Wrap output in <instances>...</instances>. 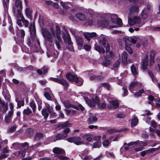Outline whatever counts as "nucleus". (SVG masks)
I'll return each instance as SVG.
<instances>
[{"label": "nucleus", "instance_id": "obj_50", "mask_svg": "<svg viewBox=\"0 0 160 160\" xmlns=\"http://www.w3.org/2000/svg\"><path fill=\"white\" fill-rule=\"evenodd\" d=\"M144 92V90L143 89H142L139 90V91L136 93L134 94V96L136 97H138L141 96V94L143 93Z\"/></svg>", "mask_w": 160, "mask_h": 160}, {"label": "nucleus", "instance_id": "obj_19", "mask_svg": "<svg viewBox=\"0 0 160 160\" xmlns=\"http://www.w3.org/2000/svg\"><path fill=\"white\" fill-rule=\"evenodd\" d=\"M83 35L85 38L88 41H89L90 40L91 38H92L96 36L97 34L95 32H84L83 33Z\"/></svg>", "mask_w": 160, "mask_h": 160}, {"label": "nucleus", "instance_id": "obj_46", "mask_svg": "<svg viewBox=\"0 0 160 160\" xmlns=\"http://www.w3.org/2000/svg\"><path fill=\"white\" fill-rule=\"evenodd\" d=\"M32 112V111L31 110L28 108L24 109L23 112V114L26 115H29Z\"/></svg>", "mask_w": 160, "mask_h": 160}, {"label": "nucleus", "instance_id": "obj_12", "mask_svg": "<svg viewBox=\"0 0 160 160\" xmlns=\"http://www.w3.org/2000/svg\"><path fill=\"white\" fill-rule=\"evenodd\" d=\"M66 77L68 80L71 82H75L78 83L79 81L78 78L74 75L68 73L66 75Z\"/></svg>", "mask_w": 160, "mask_h": 160}, {"label": "nucleus", "instance_id": "obj_31", "mask_svg": "<svg viewBox=\"0 0 160 160\" xmlns=\"http://www.w3.org/2000/svg\"><path fill=\"white\" fill-rule=\"evenodd\" d=\"M58 83L63 85L64 87V89H67L68 86V83L63 79H59Z\"/></svg>", "mask_w": 160, "mask_h": 160}, {"label": "nucleus", "instance_id": "obj_47", "mask_svg": "<svg viewBox=\"0 0 160 160\" xmlns=\"http://www.w3.org/2000/svg\"><path fill=\"white\" fill-rule=\"evenodd\" d=\"M43 135L42 133H37L35 137V139L36 140H40L42 137Z\"/></svg>", "mask_w": 160, "mask_h": 160}, {"label": "nucleus", "instance_id": "obj_44", "mask_svg": "<svg viewBox=\"0 0 160 160\" xmlns=\"http://www.w3.org/2000/svg\"><path fill=\"white\" fill-rule=\"evenodd\" d=\"M30 106L32 108L33 112H34L36 109V105L34 101H32L31 102Z\"/></svg>", "mask_w": 160, "mask_h": 160}, {"label": "nucleus", "instance_id": "obj_34", "mask_svg": "<svg viewBox=\"0 0 160 160\" xmlns=\"http://www.w3.org/2000/svg\"><path fill=\"white\" fill-rule=\"evenodd\" d=\"M76 16L77 18L80 20H83L86 18L85 16L82 13H78L76 14Z\"/></svg>", "mask_w": 160, "mask_h": 160}, {"label": "nucleus", "instance_id": "obj_29", "mask_svg": "<svg viewBox=\"0 0 160 160\" xmlns=\"http://www.w3.org/2000/svg\"><path fill=\"white\" fill-rule=\"evenodd\" d=\"M52 151L54 153L61 154L64 152V151L60 148L56 147L53 149Z\"/></svg>", "mask_w": 160, "mask_h": 160}, {"label": "nucleus", "instance_id": "obj_24", "mask_svg": "<svg viewBox=\"0 0 160 160\" xmlns=\"http://www.w3.org/2000/svg\"><path fill=\"white\" fill-rule=\"evenodd\" d=\"M0 104L2 106V108L0 107V110L3 113H6L8 109L7 105L5 102H2L0 98Z\"/></svg>", "mask_w": 160, "mask_h": 160}, {"label": "nucleus", "instance_id": "obj_10", "mask_svg": "<svg viewBox=\"0 0 160 160\" xmlns=\"http://www.w3.org/2000/svg\"><path fill=\"white\" fill-rule=\"evenodd\" d=\"M98 25L101 26L103 27L106 28L108 29H110L116 27V26L110 25V23L108 21L104 20L98 23Z\"/></svg>", "mask_w": 160, "mask_h": 160}, {"label": "nucleus", "instance_id": "obj_35", "mask_svg": "<svg viewBox=\"0 0 160 160\" xmlns=\"http://www.w3.org/2000/svg\"><path fill=\"white\" fill-rule=\"evenodd\" d=\"M49 112H48L46 108H43L42 110V113L44 116L45 119H46L48 116V113Z\"/></svg>", "mask_w": 160, "mask_h": 160}, {"label": "nucleus", "instance_id": "obj_4", "mask_svg": "<svg viewBox=\"0 0 160 160\" xmlns=\"http://www.w3.org/2000/svg\"><path fill=\"white\" fill-rule=\"evenodd\" d=\"M97 39L99 43L106 48V52H109L110 50V45L108 42L107 38L101 34L98 36Z\"/></svg>", "mask_w": 160, "mask_h": 160}, {"label": "nucleus", "instance_id": "obj_54", "mask_svg": "<svg viewBox=\"0 0 160 160\" xmlns=\"http://www.w3.org/2000/svg\"><path fill=\"white\" fill-rule=\"evenodd\" d=\"M4 120L6 123H8L11 122V118L6 115L5 117Z\"/></svg>", "mask_w": 160, "mask_h": 160}, {"label": "nucleus", "instance_id": "obj_25", "mask_svg": "<svg viewBox=\"0 0 160 160\" xmlns=\"http://www.w3.org/2000/svg\"><path fill=\"white\" fill-rule=\"evenodd\" d=\"M15 8L16 9H20L22 10V2L20 0H16L15 2V5L13 7V9Z\"/></svg>", "mask_w": 160, "mask_h": 160}, {"label": "nucleus", "instance_id": "obj_40", "mask_svg": "<svg viewBox=\"0 0 160 160\" xmlns=\"http://www.w3.org/2000/svg\"><path fill=\"white\" fill-rule=\"evenodd\" d=\"M142 18L143 19L146 18L148 17L147 11L146 10H143L141 13Z\"/></svg>", "mask_w": 160, "mask_h": 160}, {"label": "nucleus", "instance_id": "obj_57", "mask_svg": "<svg viewBox=\"0 0 160 160\" xmlns=\"http://www.w3.org/2000/svg\"><path fill=\"white\" fill-rule=\"evenodd\" d=\"M102 86L106 88L107 89L109 90L110 88L109 84L108 83H103L102 84Z\"/></svg>", "mask_w": 160, "mask_h": 160}, {"label": "nucleus", "instance_id": "obj_36", "mask_svg": "<svg viewBox=\"0 0 160 160\" xmlns=\"http://www.w3.org/2000/svg\"><path fill=\"white\" fill-rule=\"evenodd\" d=\"M68 136L67 134L66 133L63 134H59L56 136V138L57 140L63 139Z\"/></svg>", "mask_w": 160, "mask_h": 160}, {"label": "nucleus", "instance_id": "obj_26", "mask_svg": "<svg viewBox=\"0 0 160 160\" xmlns=\"http://www.w3.org/2000/svg\"><path fill=\"white\" fill-rule=\"evenodd\" d=\"M131 69L132 74L136 76L138 72V67L136 64H133L131 67Z\"/></svg>", "mask_w": 160, "mask_h": 160}, {"label": "nucleus", "instance_id": "obj_38", "mask_svg": "<svg viewBox=\"0 0 160 160\" xmlns=\"http://www.w3.org/2000/svg\"><path fill=\"white\" fill-rule=\"evenodd\" d=\"M72 124L69 123V121H67L60 125V126L62 128L69 127L71 126Z\"/></svg>", "mask_w": 160, "mask_h": 160}, {"label": "nucleus", "instance_id": "obj_42", "mask_svg": "<svg viewBox=\"0 0 160 160\" xmlns=\"http://www.w3.org/2000/svg\"><path fill=\"white\" fill-rule=\"evenodd\" d=\"M45 104L46 109H47V110L49 113H51L52 110V107L47 103H45Z\"/></svg>", "mask_w": 160, "mask_h": 160}, {"label": "nucleus", "instance_id": "obj_21", "mask_svg": "<svg viewBox=\"0 0 160 160\" xmlns=\"http://www.w3.org/2000/svg\"><path fill=\"white\" fill-rule=\"evenodd\" d=\"M109 105L108 106L109 108H113L116 109L119 106V103L118 101L113 100L110 101Z\"/></svg>", "mask_w": 160, "mask_h": 160}, {"label": "nucleus", "instance_id": "obj_53", "mask_svg": "<svg viewBox=\"0 0 160 160\" xmlns=\"http://www.w3.org/2000/svg\"><path fill=\"white\" fill-rule=\"evenodd\" d=\"M93 19L92 18H90L87 20L86 23L88 25H91L93 24Z\"/></svg>", "mask_w": 160, "mask_h": 160}, {"label": "nucleus", "instance_id": "obj_39", "mask_svg": "<svg viewBox=\"0 0 160 160\" xmlns=\"http://www.w3.org/2000/svg\"><path fill=\"white\" fill-rule=\"evenodd\" d=\"M118 18L117 16L114 14H112L110 15V18L111 21L112 23H116V20Z\"/></svg>", "mask_w": 160, "mask_h": 160}, {"label": "nucleus", "instance_id": "obj_15", "mask_svg": "<svg viewBox=\"0 0 160 160\" xmlns=\"http://www.w3.org/2000/svg\"><path fill=\"white\" fill-rule=\"evenodd\" d=\"M20 34L17 35L18 37L15 38V40L16 41V39L17 38V41L20 42H22L24 41V38L25 35V32L24 30L23 29H21L19 30Z\"/></svg>", "mask_w": 160, "mask_h": 160}, {"label": "nucleus", "instance_id": "obj_61", "mask_svg": "<svg viewBox=\"0 0 160 160\" xmlns=\"http://www.w3.org/2000/svg\"><path fill=\"white\" fill-rule=\"evenodd\" d=\"M70 32L72 33V34L74 36L75 38H76V37L78 36L76 35V31L75 30L72 28H70Z\"/></svg>", "mask_w": 160, "mask_h": 160}, {"label": "nucleus", "instance_id": "obj_13", "mask_svg": "<svg viewBox=\"0 0 160 160\" xmlns=\"http://www.w3.org/2000/svg\"><path fill=\"white\" fill-rule=\"evenodd\" d=\"M22 22L25 27L27 28L28 26L29 22L27 20L25 19L24 17H23L21 19H17V23L20 27H22Z\"/></svg>", "mask_w": 160, "mask_h": 160}, {"label": "nucleus", "instance_id": "obj_48", "mask_svg": "<svg viewBox=\"0 0 160 160\" xmlns=\"http://www.w3.org/2000/svg\"><path fill=\"white\" fill-rule=\"evenodd\" d=\"M111 64L110 61L109 60H105L102 63V65L105 67H107Z\"/></svg>", "mask_w": 160, "mask_h": 160}, {"label": "nucleus", "instance_id": "obj_59", "mask_svg": "<svg viewBox=\"0 0 160 160\" xmlns=\"http://www.w3.org/2000/svg\"><path fill=\"white\" fill-rule=\"evenodd\" d=\"M24 104V102L22 100L20 101L19 102H18L17 103L18 106L19 108H20L21 106H23Z\"/></svg>", "mask_w": 160, "mask_h": 160}, {"label": "nucleus", "instance_id": "obj_33", "mask_svg": "<svg viewBox=\"0 0 160 160\" xmlns=\"http://www.w3.org/2000/svg\"><path fill=\"white\" fill-rule=\"evenodd\" d=\"M127 53L125 52H124L122 54V62L124 64L127 63Z\"/></svg>", "mask_w": 160, "mask_h": 160}, {"label": "nucleus", "instance_id": "obj_27", "mask_svg": "<svg viewBox=\"0 0 160 160\" xmlns=\"http://www.w3.org/2000/svg\"><path fill=\"white\" fill-rule=\"evenodd\" d=\"M25 14L28 18L31 20L32 19V11L29 8H27L25 10Z\"/></svg>", "mask_w": 160, "mask_h": 160}, {"label": "nucleus", "instance_id": "obj_6", "mask_svg": "<svg viewBox=\"0 0 160 160\" xmlns=\"http://www.w3.org/2000/svg\"><path fill=\"white\" fill-rule=\"evenodd\" d=\"M42 33L46 41L50 43H52L53 42V39L52 35L47 30L44 28H42Z\"/></svg>", "mask_w": 160, "mask_h": 160}, {"label": "nucleus", "instance_id": "obj_14", "mask_svg": "<svg viewBox=\"0 0 160 160\" xmlns=\"http://www.w3.org/2000/svg\"><path fill=\"white\" fill-rule=\"evenodd\" d=\"M123 40L125 44V48L126 50L130 54L132 53V51L131 48L129 47L131 43L130 41L128 38H123Z\"/></svg>", "mask_w": 160, "mask_h": 160}, {"label": "nucleus", "instance_id": "obj_63", "mask_svg": "<svg viewBox=\"0 0 160 160\" xmlns=\"http://www.w3.org/2000/svg\"><path fill=\"white\" fill-rule=\"evenodd\" d=\"M21 151H19L17 152H14L13 154V155L12 156V157H18L20 156L21 155Z\"/></svg>", "mask_w": 160, "mask_h": 160}, {"label": "nucleus", "instance_id": "obj_23", "mask_svg": "<svg viewBox=\"0 0 160 160\" xmlns=\"http://www.w3.org/2000/svg\"><path fill=\"white\" fill-rule=\"evenodd\" d=\"M133 145H139L140 147H142L145 146L147 145V143L145 142H143L142 141H136L134 142H131L128 144V146H131Z\"/></svg>", "mask_w": 160, "mask_h": 160}, {"label": "nucleus", "instance_id": "obj_45", "mask_svg": "<svg viewBox=\"0 0 160 160\" xmlns=\"http://www.w3.org/2000/svg\"><path fill=\"white\" fill-rule=\"evenodd\" d=\"M148 149L146 151H144L141 152V155L142 156H144L146 155L147 153H148L150 152H151L152 151V149Z\"/></svg>", "mask_w": 160, "mask_h": 160}, {"label": "nucleus", "instance_id": "obj_37", "mask_svg": "<svg viewBox=\"0 0 160 160\" xmlns=\"http://www.w3.org/2000/svg\"><path fill=\"white\" fill-rule=\"evenodd\" d=\"M82 137L86 139L88 141H91L93 138V136L91 135L85 134L82 135Z\"/></svg>", "mask_w": 160, "mask_h": 160}, {"label": "nucleus", "instance_id": "obj_8", "mask_svg": "<svg viewBox=\"0 0 160 160\" xmlns=\"http://www.w3.org/2000/svg\"><path fill=\"white\" fill-rule=\"evenodd\" d=\"M66 140L70 142H73L77 145H80L83 143L81 138L78 137H72L68 138Z\"/></svg>", "mask_w": 160, "mask_h": 160}, {"label": "nucleus", "instance_id": "obj_52", "mask_svg": "<svg viewBox=\"0 0 160 160\" xmlns=\"http://www.w3.org/2000/svg\"><path fill=\"white\" fill-rule=\"evenodd\" d=\"M24 147V148L23 147H22L24 149V150L23 151H22V152L21 151V155L22 157H24L25 156L26 152V150H25L27 148H28V145L25 147Z\"/></svg>", "mask_w": 160, "mask_h": 160}, {"label": "nucleus", "instance_id": "obj_51", "mask_svg": "<svg viewBox=\"0 0 160 160\" xmlns=\"http://www.w3.org/2000/svg\"><path fill=\"white\" fill-rule=\"evenodd\" d=\"M121 62V60L120 59H118L114 63L113 65V68H117L119 66L120 62Z\"/></svg>", "mask_w": 160, "mask_h": 160}, {"label": "nucleus", "instance_id": "obj_30", "mask_svg": "<svg viewBox=\"0 0 160 160\" xmlns=\"http://www.w3.org/2000/svg\"><path fill=\"white\" fill-rule=\"evenodd\" d=\"M139 9L138 7L136 6H132L130 9L129 15H131L132 14H133L134 13H137L138 12Z\"/></svg>", "mask_w": 160, "mask_h": 160}, {"label": "nucleus", "instance_id": "obj_17", "mask_svg": "<svg viewBox=\"0 0 160 160\" xmlns=\"http://www.w3.org/2000/svg\"><path fill=\"white\" fill-rule=\"evenodd\" d=\"M142 85L141 83L137 81L132 82L130 84L129 89L131 92H133V90L137 87H139Z\"/></svg>", "mask_w": 160, "mask_h": 160}, {"label": "nucleus", "instance_id": "obj_9", "mask_svg": "<svg viewBox=\"0 0 160 160\" xmlns=\"http://www.w3.org/2000/svg\"><path fill=\"white\" fill-rule=\"evenodd\" d=\"M87 73H89L90 76V79L91 80H101L104 78V77L102 76H98L96 75V72L93 70L90 71H87Z\"/></svg>", "mask_w": 160, "mask_h": 160}, {"label": "nucleus", "instance_id": "obj_5", "mask_svg": "<svg viewBox=\"0 0 160 160\" xmlns=\"http://www.w3.org/2000/svg\"><path fill=\"white\" fill-rule=\"evenodd\" d=\"M128 22L131 26L136 24L139 27L141 26L144 24V23L141 22V19L139 17L135 16L131 17L130 15L128 16Z\"/></svg>", "mask_w": 160, "mask_h": 160}, {"label": "nucleus", "instance_id": "obj_62", "mask_svg": "<svg viewBox=\"0 0 160 160\" xmlns=\"http://www.w3.org/2000/svg\"><path fill=\"white\" fill-rule=\"evenodd\" d=\"M9 150L8 148V147H5L4 148L2 151V153H3V154H5L6 153H7L9 152Z\"/></svg>", "mask_w": 160, "mask_h": 160}, {"label": "nucleus", "instance_id": "obj_49", "mask_svg": "<svg viewBox=\"0 0 160 160\" xmlns=\"http://www.w3.org/2000/svg\"><path fill=\"white\" fill-rule=\"evenodd\" d=\"M116 23L118 25V27H121L122 26V23L121 19L120 18H118L116 20Z\"/></svg>", "mask_w": 160, "mask_h": 160}, {"label": "nucleus", "instance_id": "obj_64", "mask_svg": "<svg viewBox=\"0 0 160 160\" xmlns=\"http://www.w3.org/2000/svg\"><path fill=\"white\" fill-rule=\"evenodd\" d=\"M58 157L59 158L62 160H67L68 158L66 157L63 156L59 155H58Z\"/></svg>", "mask_w": 160, "mask_h": 160}, {"label": "nucleus", "instance_id": "obj_60", "mask_svg": "<svg viewBox=\"0 0 160 160\" xmlns=\"http://www.w3.org/2000/svg\"><path fill=\"white\" fill-rule=\"evenodd\" d=\"M156 54L155 51L152 50L150 52V58H154V56Z\"/></svg>", "mask_w": 160, "mask_h": 160}, {"label": "nucleus", "instance_id": "obj_58", "mask_svg": "<svg viewBox=\"0 0 160 160\" xmlns=\"http://www.w3.org/2000/svg\"><path fill=\"white\" fill-rule=\"evenodd\" d=\"M125 117V115L123 113L118 114L117 115V117L119 118H123Z\"/></svg>", "mask_w": 160, "mask_h": 160}, {"label": "nucleus", "instance_id": "obj_3", "mask_svg": "<svg viewBox=\"0 0 160 160\" xmlns=\"http://www.w3.org/2000/svg\"><path fill=\"white\" fill-rule=\"evenodd\" d=\"M56 31L55 32L53 29H51V32L53 36H55L56 35L58 41L56 40L55 41V44L58 48V49H60L61 47L59 42H61L62 41V39L61 37H60V35L61 33V30L59 27L58 26H56Z\"/></svg>", "mask_w": 160, "mask_h": 160}, {"label": "nucleus", "instance_id": "obj_43", "mask_svg": "<svg viewBox=\"0 0 160 160\" xmlns=\"http://www.w3.org/2000/svg\"><path fill=\"white\" fill-rule=\"evenodd\" d=\"M101 145V143L100 142H97L93 143L92 145V148H99L100 147Z\"/></svg>", "mask_w": 160, "mask_h": 160}, {"label": "nucleus", "instance_id": "obj_2", "mask_svg": "<svg viewBox=\"0 0 160 160\" xmlns=\"http://www.w3.org/2000/svg\"><path fill=\"white\" fill-rule=\"evenodd\" d=\"M64 31L65 32H63L62 33V37L65 43H68V46L67 47V48L71 51H73L72 43V42L70 35L66 29H65Z\"/></svg>", "mask_w": 160, "mask_h": 160}, {"label": "nucleus", "instance_id": "obj_56", "mask_svg": "<svg viewBox=\"0 0 160 160\" xmlns=\"http://www.w3.org/2000/svg\"><path fill=\"white\" fill-rule=\"evenodd\" d=\"M109 143L110 142L108 140H105L102 142V144L104 147H107Z\"/></svg>", "mask_w": 160, "mask_h": 160}, {"label": "nucleus", "instance_id": "obj_22", "mask_svg": "<svg viewBox=\"0 0 160 160\" xmlns=\"http://www.w3.org/2000/svg\"><path fill=\"white\" fill-rule=\"evenodd\" d=\"M27 145H28V143L27 142L20 144L18 142H16L12 144V145L11 147V148L17 149L19 148L20 147L24 148V147Z\"/></svg>", "mask_w": 160, "mask_h": 160}, {"label": "nucleus", "instance_id": "obj_11", "mask_svg": "<svg viewBox=\"0 0 160 160\" xmlns=\"http://www.w3.org/2000/svg\"><path fill=\"white\" fill-rule=\"evenodd\" d=\"M148 54H145L144 57L142 59L141 64L142 69L145 70L148 68Z\"/></svg>", "mask_w": 160, "mask_h": 160}, {"label": "nucleus", "instance_id": "obj_32", "mask_svg": "<svg viewBox=\"0 0 160 160\" xmlns=\"http://www.w3.org/2000/svg\"><path fill=\"white\" fill-rule=\"evenodd\" d=\"M98 120V118L96 116H92L89 118L88 122L90 124L93 123L97 121Z\"/></svg>", "mask_w": 160, "mask_h": 160}, {"label": "nucleus", "instance_id": "obj_28", "mask_svg": "<svg viewBox=\"0 0 160 160\" xmlns=\"http://www.w3.org/2000/svg\"><path fill=\"white\" fill-rule=\"evenodd\" d=\"M95 49L98 51L99 53H104L105 52V50L103 48L100 47L97 44H95L94 45Z\"/></svg>", "mask_w": 160, "mask_h": 160}, {"label": "nucleus", "instance_id": "obj_16", "mask_svg": "<svg viewBox=\"0 0 160 160\" xmlns=\"http://www.w3.org/2000/svg\"><path fill=\"white\" fill-rule=\"evenodd\" d=\"M22 10L20 9H16L14 8L13 9V12L15 17L17 19L22 18L24 17L22 13Z\"/></svg>", "mask_w": 160, "mask_h": 160}, {"label": "nucleus", "instance_id": "obj_7", "mask_svg": "<svg viewBox=\"0 0 160 160\" xmlns=\"http://www.w3.org/2000/svg\"><path fill=\"white\" fill-rule=\"evenodd\" d=\"M29 28L31 34L32 36L35 37L33 38V43L34 44H38V46H40V43L38 39L35 37L36 35V29L35 26L34 25L31 24L29 27Z\"/></svg>", "mask_w": 160, "mask_h": 160}, {"label": "nucleus", "instance_id": "obj_41", "mask_svg": "<svg viewBox=\"0 0 160 160\" xmlns=\"http://www.w3.org/2000/svg\"><path fill=\"white\" fill-rule=\"evenodd\" d=\"M138 122V119L137 117H134L131 122L132 127H134L137 125Z\"/></svg>", "mask_w": 160, "mask_h": 160}, {"label": "nucleus", "instance_id": "obj_1", "mask_svg": "<svg viewBox=\"0 0 160 160\" xmlns=\"http://www.w3.org/2000/svg\"><path fill=\"white\" fill-rule=\"evenodd\" d=\"M84 98L87 103L90 107H94L97 104L102 108L106 107V104L105 103L103 102L101 104L100 103V100L97 96H95L94 98H92L91 100H90L89 98L86 97H85Z\"/></svg>", "mask_w": 160, "mask_h": 160}, {"label": "nucleus", "instance_id": "obj_55", "mask_svg": "<svg viewBox=\"0 0 160 160\" xmlns=\"http://www.w3.org/2000/svg\"><path fill=\"white\" fill-rule=\"evenodd\" d=\"M122 89L124 91V93L123 94V96H125L128 94V91L127 89V88L125 86L123 87Z\"/></svg>", "mask_w": 160, "mask_h": 160}, {"label": "nucleus", "instance_id": "obj_20", "mask_svg": "<svg viewBox=\"0 0 160 160\" xmlns=\"http://www.w3.org/2000/svg\"><path fill=\"white\" fill-rule=\"evenodd\" d=\"M76 43L79 48H81L83 46L84 40L82 38L79 36L76 37L75 38Z\"/></svg>", "mask_w": 160, "mask_h": 160}, {"label": "nucleus", "instance_id": "obj_18", "mask_svg": "<svg viewBox=\"0 0 160 160\" xmlns=\"http://www.w3.org/2000/svg\"><path fill=\"white\" fill-rule=\"evenodd\" d=\"M64 104L65 106L66 107H72V108H74L76 109H80L82 111L84 109V108L81 105H79L78 106L72 105L68 101H67L64 102Z\"/></svg>", "mask_w": 160, "mask_h": 160}]
</instances>
